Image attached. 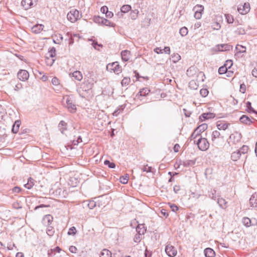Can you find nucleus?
Segmentation results:
<instances>
[{
    "mask_svg": "<svg viewBox=\"0 0 257 257\" xmlns=\"http://www.w3.org/2000/svg\"><path fill=\"white\" fill-rule=\"evenodd\" d=\"M63 100H65L66 104H64V105L67 108L69 111L71 113L75 112L76 107L74 104L73 97L70 96H66L64 97Z\"/></svg>",
    "mask_w": 257,
    "mask_h": 257,
    "instance_id": "obj_1",
    "label": "nucleus"
},
{
    "mask_svg": "<svg viewBox=\"0 0 257 257\" xmlns=\"http://www.w3.org/2000/svg\"><path fill=\"white\" fill-rule=\"evenodd\" d=\"M106 69L107 71L114 72L116 74H119L122 71L121 67L117 61L107 64Z\"/></svg>",
    "mask_w": 257,
    "mask_h": 257,
    "instance_id": "obj_2",
    "label": "nucleus"
},
{
    "mask_svg": "<svg viewBox=\"0 0 257 257\" xmlns=\"http://www.w3.org/2000/svg\"><path fill=\"white\" fill-rule=\"evenodd\" d=\"M81 17V15H79V11L76 9L71 10L67 15V19L72 23L75 22Z\"/></svg>",
    "mask_w": 257,
    "mask_h": 257,
    "instance_id": "obj_3",
    "label": "nucleus"
},
{
    "mask_svg": "<svg viewBox=\"0 0 257 257\" xmlns=\"http://www.w3.org/2000/svg\"><path fill=\"white\" fill-rule=\"evenodd\" d=\"M197 145L198 149L203 151L207 150L209 147V144L207 139L204 138H202L201 136L198 139Z\"/></svg>",
    "mask_w": 257,
    "mask_h": 257,
    "instance_id": "obj_4",
    "label": "nucleus"
},
{
    "mask_svg": "<svg viewBox=\"0 0 257 257\" xmlns=\"http://www.w3.org/2000/svg\"><path fill=\"white\" fill-rule=\"evenodd\" d=\"M93 83L84 82L81 85V86L77 88V91L81 97H84L83 92H87L93 87Z\"/></svg>",
    "mask_w": 257,
    "mask_h": 257,
    "instance_id": "obj_5",
    "label": "nucleus"
},
{
    "mask_svg": "<svg viewBox=\"0 0 257 257\" xmlns=\"http://www.w3.org/2000/svg\"><path fill=\"white\" fill-rule=\"evenodd\" d=\"M241 139V135L238 132H235L230 135L229 137V143H231L232 144H236L240 141Z\"/></svg>",
    "mask_w": 257,
    "mask_h": 257,
    "instance_id": "obj_6",
    "label": "nucleus"
},
{
    "mask_svg": "<svg viewBox=\"0 0 257 257\" xmlns=\"http://www.w3.org/2000/svg\"><path fill=\"white\" fill-rule=\"evenodd\" d=\"M250 9V4L248 3H245L243 5H239L237 8V11L240 14L245 15L249 12Z\"/></svg>",
    "mask_w": 257,
    "mask_h": 257,
    "instance_id": "obj_7",
    "label": "nucleus"
},
{
    "mask_svg": "<svg viewBox=\"0 0 257 257\" xmlns=\"http://www.w3.org/2000/svg\"><path fill=\"white\" fill-rule=\"evenodd\" d=\"M242 223L246 227H249L251 225H256L257 221L255 219L251 220L247 217H244L242 219Z\"/></svg>",
    "mask_w": 257,
    "mask_h": 257,
    "instance_id": "obj_8",
    "label": "nucleus"
},
{
    "mask_svg": "<svg viewBox=\"0 0 257 257\" xmlns=\"http://www.w3.org/2000/svg\"><path fill=\"white\" fill-rule=\"evenodd\" d=\"M37 0H22L21 5L25 10H28L34 4L36 5Z\"/></svg>",
    "mask_w": 257,
    "mask_h": 257,
    "instance_id": "obj_9",
    "label": "nucleus"
},
{
    "mask_svg": "<svg viewBox=\"0 0 257 257\" xmlns=\"http://www.w3.org/2000/svg\"><path fill=\"white\" fill-rule=\"evenodd\" d=\"M165 251L169 256H174L177 254V250L173 246L170 244L166 245Z\"/></svg>",
    "mask_w": 257,
    "mask_h": 257,
    "instance_id": "obj_10",
    "label": "nucleus"
},
{
    "mask_svg": "<svg viewBox=\"0 0 257 257\" xmlns=\"http://www.w3.org/2000/svg\"><path fill=\"white\" fill-rule=\"evenodd\" d=\"M18 77L20 80L25 81L29 78V74L25 70H20L18 73Z\"/></svg>",
    "mask_w": 257,
    "mask_h": 257,
    "instance_id": "obj_11",
    "label": "nucleus"
},
{
    "mask_svg": "<svg viewBox=\"0 0 257 257\" xmlns=\"http://www.w3.org/2000/svg\"><path fill=\"white\" fill-rule=\"evenodd\" d=\"M228 63H229V64H230V66H228V68H230V67L232 65V60H227L226 61L225 64L223 66L220 67L218 69V73L220 74H224V73H225L226 72V71L227 70V65H228Z\"/></svg>",
    "mask_w": 257,
    "mask_h": 257,
    "instance_id": "obj_12",
    "label": "nucleus"
},
{
    "mask_svg": "<svg viewBox=\"0 0 257 257\" xmlns=\"http://www.w3.org/2000/svg\"><path fill=\"white\" fill-rule=\"evenodd\" d=\"M252 119L255 120L253 118L251 117L250 118L246 115H242L239 118V120L242 123L246 125H250L252 123Z\"/></svg>",
    "mask_w": 257,
    "mask_h": 257,
    "instance_id": "obj_13",
    "label": "nucleus"
},
{
    "mask_svg": "<svg viewBox=\"0 0 257 257\" xmlns=\"http://www.w3.org/2000/svg\"><path fill=\"white\" fill-rule=\"evenodd\" d=\"M53 217L52 215L48 214L45 215L42 220L43 224L45 226H49L53 221Z\"/></svg>",
    "mask_w": 257,
    "mask_h": 257,
    "instance_id": "obj_14",
    "label": "nucleus"
},
{
    "mask_svg": "<svg viewBox=\"0 0 257 257\" xmlns=\"http://www.w3.org/2000/svg\"><path fill=\"white\" fill-rule=\"evenodd\" d=\"M217 204L222 209H226L227 207V202L223 198L219 197L217 198Z\"/></svg>",
    "mask_w": 257,
    "mask_h": 257,
    "instance_id": "obj_15",
    "label": "nucleus"
},
{
    "mask_svg": "<svg viewBox=\"0 0 257 257\" xmlns=\"http://www.w3.org/2000/svg\"><path fill=\"white\" fill-rule=\"evenodd\" d=\"M121 59L124 62L127 61L131 57V52L128 50H123L121 52Z\"/></svg>",
    "mask_w": 257,
    "mask_h": 257,
    "instance_id": "obj_16",
    "label": "nucleus"
},
{
    "mask_svg": "<svg viewBox=\"0 0 257 257\" xmlns=\"http://www.w3.org/2000/svg\"><path fill=\"white\" fill-rule=\"evenodd\" d=\"M220 196L217 194L216 190L215 189H211L208 192V197L213 200H215L217 197H219Z\"/></svg>",
    "mask_w": 257,
    "mask_h": 257,
    "instance_id": "obj_17",
    "label": "nucleus"
},
{
    "mask_svg": "<svg viewBox=\"0 0 257 257\" xmlns=\"http://www.w3.org/2000/svg\"><path fill=\"white\" fill-rule=\"evenodd\" d=\"M230 125V123H226L222 121H218L217 122V127L219 130H225L228 127V126Z\"/></svg>",
    "mask_w": 257,
    "mask_h": 257,
    "instance_id": "obj_18",
    "label": "nucleus"
},
{
    "mask_svg": "<svg viewBox=\"0 0 257 257\" xmlns=\"http://www.w3.org/2000/svg\"><path fill=\"white\" fill-rule=\"evenodd\" d=\"M218 50L219 51H229L232 49V46L227 44H221L217 46Z\"/></svg>",
    "mask_w": 257,
    "mask_h": 257,
    "instance_id": "obj_19",
    "label": "nucleus"
},
{
    "mask_svg": "<svg viewBox=\"0 0 257 257\" xmlns=\"http://www.w3.org/2000/svg\"><path fill=\"white\" fill-rule=\"evenodd\" d=\"M206 257H214L215 255V251L211 248H206L204 251Z\"/></svg>",
    "mask_w": 257,
    "mask_h": 257,
    "instance_id": "obj_20",
    "label": "nucleus"
},
{
    "mask_svg": "<svg viewBox=\"0 0 257 257\" xmlns=\"http://www.w3.org/2000/svg\"><path fill=\"white\" fill-rule=\"evenodd\" d=\"M44 26L42 24H37L35 26H34L32 28V31L33 33L36 34H38L41 32V31L43 30Z\"/></svg>",
    "mask_w": 257,
    "mask_h": 257,
    "instance_id": "obj_21",
    "label": "nucleus"
},
{
    "mask_svg": "<svg viewBox=\"0 0 257 257\" xmlns=\"http://www.w3.org/2000/svg\"><path fill=\"white\" fill-rule=\"evenodd\" d=\"M249 202L251 206L256 207L257 206V193H255L253 194L250 199Z\"/></svg>",
    "mask_w": 257,
    "mask_h": 257,
    "instance_id": "obj_22",
    "label": "nucleus"
},
{
    "mask_svg": "<svg viewBox=\"0 0 257 257\" xmlns=\"http://www.w3.org/2000/svg\"><path fill=\"white\" fill-rule=\"evenodd\" d=\"M73 77L76 80L81 81L83 78L81 72L79 71H75L73 73L70 74V76Z\"/></svg>",
    "mask_w": 257,
    "mask_h": 257,
    "instance_id": "obj_23",
    "label": "nucleus"
},
{
    "mask_svg": "<svg viewBox=\"0 0 257 257\" xmlns=\"http://www.w3.org/2000/svg\"><path fill=\"white\" fill-rule=\"evenodd\" d=\"M136 231L138 234L143 235L146 232V229L144 224H139L136 227Z\"/></svg>",
    "mask_w": 257,
    "mask_h": 257,
    "instance_id": "obj_24",
    "label": "nucleus"
},
{
    "mask_svg": "<svg viewBox=\"0 0 257 257\" xmlns=\"http://www.w3.org/2000/svg\"><path fill=\"white\" fill-rule=\"evenodd\" d=\"M67 124L64 120H61L58 124L59 130L62 134H64L65 131L67 130Z\"/></svg>",
    "mask_w": 257,
    "mask_h": 257,
    "instance_id": "obj_25",
    "label": "nucleus"
},
{
    "mask_svg": "<svg viewBox=\"0 0 257 257\" xmlns=\"http://www.w3.org/2000/svg\"><path fill=\"white\" fill-rule=\"evenodd\" d=\"M241 156L240 152L237 150L231 154V158L232 161H236L240 159Z\"/></svg>",
    "mask_w": 257,
    "mask_h": 257,
    "instance_id": "obj_26",
    "label": "nucleus"
},
{
    "mask_svg": "<svg viewBox=\"0 0 257 257\" xmlns=\"http://www.w3.org/2000/svg\"><path fill=\"white\" fill-rule=\"evenodd\" d=\"M20 124L21 121L19 120H17L15 122L14 124L13 125L12 130V131L13 133L16 134L17 133H18Z\"/></svg>",
    "mask_w": 257,
    "mask_h": 257,
    "instance_id": "obj_27",
    "label": "nucleus"
},
{
    "mask_svg": "<svg viewBox=\"0 0 257 257\" xmlns=\"http://www.w3.org/2000/svg\"><path fill=\"white\" fill-rule=\"evenodd\" d=\"M34 185V180L31 177H30L28 180L27 183L24 185V187L28 189H31Z\"/></svg>",
    "mask_w": 257,
    "mask_h": 257,
    "instance_id": "obj_28",
    "label": "nucleus"
},
{
    "mask_svg": "<svg viewBox=\"0 0 257 257\" xmlns=\"http://www.w3.org/2000/svg\"><path fill=\"white\" fill-rule=\"evenodd\" d=\"M100 257H111V253L109 250L103 249L101 251Z\"/></svg>",
    "mask_w": 257,
    "mask_h": 257,
    "instance_id": "obj_29",
    "label": "nucleus"
},
{
    "mask_svg": "<svg viewBox=\"0 0 257 257\" xmlns=\"http://www.w3.org/2000/svg\"><path fill=\"white\" fill-rule=\"evenodd\" d=\"M84 204L87 205L90 209H92L96 206V202L93 200L85 201L84 202Z\"/></svg>",
    "mask_w": 257,
    "mask_h": 257,
    "instance_id": "obj_30",
    "label": "nucleus"
},
{
    "mask_svg": "<svg viewBox=\"0 0 257 257\" xmlns=\"http://www.w3.org/2000/svg\"><path fill=\"white\" fill-rule=\"evenodd\" d=\"M201 116L204 118V119H208L214 118L215 116V114L211 112H206L202 113L201 114Z\"/></svg>",
    "mask_w": 257,
    "mask_h": 257,
    "instance_id": "obj_31",
    "label": "nucleus"
},
{
    "mask_svg": "<svg viewBox=\"0 0 257 257\" xmlns=\"http://www.w3.org/2000/svg\"><path fill=\"white\" fill-rule=\"evenodd\" d=\"M102 21L103 23L101 24L102 25H104L110 27H114L115 26V25L114 23H111L110 21L104 18L102 20Z\"/></svg>",
    "mask_w": 257,
    "mask_h": 257,
    "instance_id": "obj_32",
    "label": "nucleus"
},
{
    "mask_svg": "<svg viewBox=\"0 0 257 257\" xmlns=\"http://www.w3.org/2000/svg\"><path fill=\"white\" fill-rule=\"evenodd\" d=\"M208 125L206 123H203L198 126L196 130L200 134L203 132L207 128Z\"/></svg>",
    "mask_w": 257,
    "mask_h": 257,
    "instance_id": "obj_33",
    "label": "nucleus"
},
{
    "mask_svg": "<svg viewBox=\"0 0 257 257\" xmlns=\"http://www.w3.org/2000/svg\"><path fill=\"white\" fill-rule=\"evenodd\" d=\"M246 111L249 112L255 113V110L251 107V103L249 101H247L246 103Z\"/></svg>",
    "mask_w": 257,
    "mask_h": 257,
    "instance_id": "obj_34",
    "label": "nucleus"
},
{
    "mask_svg": "<svg viewBox=\"0 0 257 257\" xmlns=\"http://www.w3.org/2000/svg\"><path fill=\"white\" fill-rule=\"evenodd\" d=\"M235 48L238 53H243L246 51V48L241 45H237Z\"/></svg>",
    "mask_w": 257,
    "mask_h": 257,
    "instance_id": "obj_35",
    "label": "nucleus"
},
{
    "mask_svg": "<svg viewBox=\"0 0 257 257\" xmlns=\"http://www.w3.org/2000/svg\"><path fill=\"white\" fill-rule=\"evenodd\" d=\"M240 152L241 155H244L248 152V147L247 146L243 145L239 150H238Z\"/></svg>",
    "mask_w": 257,
    "mask_h": 257,
    "instance_id": "obj_36",
    "label": "nucleus"
},
{
    "mask_svg": "<svg viewBox=\"0 0 257 257\" xmlns=\"http://www.w3.org/2000/svg\"><path fill=\"white\" fill-rule=\"evenodd\" d=\"M150 90L148 88H144L142 89L139 93L141 96H145L149 94Z\"/></svg>",
    "mask_w": 257,
    "mask_h": 257,
    "instance_id": "obj_37",
    "label": "nucleus"
},
{
    "mask_svg": "<svg viewBox=\"0 0 257 257\" xmlns=\"http://www.w3.org/2000/svg\"><path fill=\"white\" fill-rule=\"evenodd\" d=\"M131 82V79L129 77H124L121 82L122 86H126L128 85Z\"/></svg>",
    "mask_w": 257,
    "mask_h": 257,
    "instance_id": "obj_38",
    "label": "nucleus"
},
{
    "mask_svg": "<svg viewBox=\"0 0 257 257\" xmlns=\"http://www.w3.org/2000/svg\"><path fill=\"white\" fill-rule=\"evenodd\" d=\"M131 9V7L130 5H123L121 7L120 10L122 13H125L128 12Z\"/></svg>",
    "mask_w": 257,
    "mask_h": 257,
    "instance_id": "obj_39",
    "label": "nucleus"
},
{
    "mask_svg": "<svg viewBox=\"0 0 257 257\" xmlns=\"http://www.w3.org/2000/svg\"><path fill=\"white\" fill-rule=\"evenodd\" d=\"M225 17L226 20V21L229 24H231L233 22L234 19L232 15L230 14H227L225 15Z\"/></svg>",
    "mask_w": 257,
    "mask_h": 257,
    "instance_id": "obj_40",
    "label": "nucleus"
},
{
    "mask_svg": "<svg viewBox=\"0 0 257 257\" xmlns=\"http://www.w3.org/2000/svg\"><path fill=\"white\" fill-rule=\"evenodd\" d=\"M188 29L185 27H182L180 29L179 33H180V35L183 37L187 35L188 34Z\"/></svg>",
    "mask_w": 257,
    "mask_h": 257,
    "instance_id": "obj_41",
    "label": "nucleus"
},
{
    "mask_svg": "<svg viewBox=\"0 0 257 257\" xmlns=\"http://www.w3.org/2000/svg\"><path fill=\"white\" fill-rule=\"evenodd\" d=\"M48 55L51 59H53L56 55V49L54 47H52L50 49L48 52Z\"/></svg>",
    "mask_w": 257,
    "mask_h": 257,
    "instance_id": "obj_42",
    "label": "nucleus"
},
{
    "mask_svg": "<svg viewBox=\"0 0 257 257\" xmlns=\"http://www.w3.org/2000/svg\"><path fill=\"white\" fill-rule=\"evenodd\" d=\"M128 180V175L126 174L125 176H123L120 177V182L123 184H125L127 183Z\"/></svg>",
    "mask_w": 257,
    "mask_h": 257,
    "instance_id": "obj_43",
    "label": "nucleus"
},
{
    "mask_svg": "<svg viewBox=\"0 0 257 257\" xmlns=\"http://www.w3.org/2000/svg\"><path fill=\"white\" fill-rule=\"evenodd\" d=\"M139 14V11L138 10H135L131 13V18L132 20H136L138 17Z\"/></svg>",
    "mask_w": 257,
    "mask_h": 257,
    "instance_id": "obj_44",
    "label": "nucleus"
},
{
    "mask_svg": "<svg viewBox=\"0 0 257 257\" xmlns=\"http://www.w3.org/2000/svg\"><path fill=\"white\" fill-rule=\"evenodd\" d=\"M220 136V133L218 131H214L212 134V140L213 141L216 139L219 138Z\"/></svg>",
    "mask_w": 257,
    "mask_h": 257,
    "instance_id": "obj_45",
    "label": "nucleus"
},
{
    "mask_svg": "<svg viewBox=\"0 0 257 257\" xmlns=\"http://www.w3.org/2000/svg\"><path fill=\"white\" fill-rule=\"evenodd\" d=\"M6 113L7 112L5 109L0 105V121L3 119Z\"/></svg>",
    "mask_w": 257,
    "mask_h": 257,
    "instance_id": "obj_46",
    "label": "nucleus"
},
{
    "mask_svg": "<svg viewBox=\"0 0 257 257\" xmlns=\"http://www.w3.org/2000/svg\"><path fill=\"white\" fill-rule=\"evenodd\" d=\"M104 164L107 165L109 168L113 169L115 167V164L114 163L110 162L109 160H106L104 162Z\"/></svg>",
    "mask_w": 257,
    "mask_h": 257,
    "instance_id": "obj_47",
    "label": "nucleus"
},
{
    "mask_svg": "<svg viewBox=\"0 0 257 257\" xmlns=\"http://www.w3.org/2000/svg\"><path fill=\"white\" fill-rule=\"evenodd\" d=\"M200 135V134L195 129L194 132L192 134V135L190 136V140H194L196 138L199 137Z\"/></svg>",
    "mask_w": 257,
    "mask_h": 257,
    "instance_id": "obj_48",
    "label": "nucleus"
},
{
    "mask_svg": "<svg viewBox=\"0 0 257 257\" xmlns=\"http://www.w3.org/2000/svg\"><path fill=\"white\" fill-rule=\"evenodd\" d=\"M172 61L174 63L177 62L179 60L181 59V56L178 54H174L172 56Z\"/></svg>",
    "mask_w": 257,
    "mask_h": 257,
    "instance_id": "obj_49",
    "label": "nucleus"
},
{
    "mask_svg": "<svg viewBox=\"0 0 257 257\" xmlns=\"http://www.w3.org/2000/svg\"><path fill=\"white\" fill-rule=\"evenodd\" d=\"M208 92V90L206 88H202L200 90V95L203 97L207 96Z\"/></svg>",
    "mask_w": 257,
    "mask_h": 257,
    "instance_id": "obj_50",
    "label": "nucleus"
},
{
    "mask_svg": "<svg viewBox=\"0 0 257 257\" xmlns=\"http://www.w3.org/2000/svg\"><path fill=\"white\" fill-rule=\"evenodd\" d=\"M11 191L13 193L17 194V193H19L21 192L22 190L20 187H19L18 186H16V187H14V188H13L12 189Z\"/></svg>",
    "mask_w": 257,
    "mask_h": 257,
    "instance_id": "obj_51",
    "label": "nucleus"
},
{
    "mask_svg": "<svg viewBox=\"0 0 257 257\" xmlns=\"http://www.w3.org/2000/svg\"><path fill=\"white\" fill-rule=\"evenodd\" d=\"M103 18L100 17L99 16L95 17L94 18V21L96 23H98L99 24H102L103 23L102 20Z\"/></svg>",
    "mask_w": 257,
    "mask_h": 257,
    "instance_id": "obj_52",
    "label": "nucleus"
},
{
    "mask_svg": "<svg viewBox=\"0 0 257 257\" xmlns=\"http://www.w3.org/2000/svg\"><path fill=\"white\" fill-rule=\"evenodd\" d=\"M194 9L196 10V11H198L202 13L203 11L204 7L202 5H197L194 8Z\"/></svg>",
    "mask_w": 257,
    "mask_h": 257,
    "instance_id": "obj_53",
    "label": "nucleus"
},
{
    "mask_svg": "<svg viewBox=\"0 0 257 257\" xmlns=\"http://www.w3.org/2000/svg\"><path fill=\"white\" fill-rule=\"evenodd\" d=\"M76 228L74 226H72L71 228H70V229L68 232V234L74 235L76 234Z\"/></svg>",
    "mask_w": 257,
    "mask_h": 257,
    "instance_id": "obj_54",
    "label": "nucleus"
},
{
    "mask_svg": "<svg viewBox=\"0 0 257 257\" xmlns=\"http://www.w3.org/2000/svg\"><path fill=\"white\" fill-rule=\"evenodd\" d=\"M142 235H141L137 233V234H136L134 238V241L135 242H139L142 239Z\"/></svg>",
    "mask_w": 257,
    "mask_h": 257,
    "instance_id": "obj_55",
    "label": "nucleus"
},
{
    "mask_svg": "<svg viewBox=\"0 0 257 257\" xmlns=\"http://www.w3.org/2000/svg\"><path fill=\"white\" fill-rule=\"evenodd\" d=\"M54 233V230L52 227H49L47 230V233L49 236H52Z\"/></svg>",
    "mask_w": 257,
    "mask_h": 257,
    "instance_id": "obj_56",
    "label": "nucleus"
},
{
    "mask_svg": "<svg viewBox=\"0 0 257 257\" xmlns=\"http://www.w3.org/2000/svg\"><path fill=\"white\" fill-rule=\"evenodd\" d=\"M55 61V59H50L48 57H46V63L48 65L51 66L53 64V63Z\"/></svg>",
    "mask_w": 257,
    "mask_h": 257,
    "instance_id": "obj_57",
    "label": "nucleus"
},
{
    "mask_svg": "<svg viewBox=\"0 0 257 257\" xmlns=\"http://www.w3.org/2000/svg\"><path fill=\"white\" fill-rule=\"evenodd\" d=\"M52 83L55 86L58 85L59 84V80L57 77H54L52 79Z\"/></svg>",
    "mask_w": 257,
    "mask_h": 257,
    "instance_id": "obj_58",
    "label": "nucleus"
},
{
    "mask_svg": "<svg viewBox=\"0 0 257 257\" xmlns=\"http://www.w3.org/2000/svg\"><path fill=\"white\" fill-rule=\"evenodd\" d=\"M160 214H161V215L164 216L166 218H167L168 216V215H169V213L167 212V211L166 209H162L161 210Z\"/></svg>",
    "mask_w": 257,
    "mask_h": 257,
    "instance_id": "obj_59",
    "label": "nucleus"
},
{
    "mask_svg": "<svg viewBox=\"0 0 257 257\" xmlns=\"http://www.w3.org/2000/svg\"><path fill=\"white\" fill-rule=\"evenodd\" d=\"M170 207L173 212H176L178 210V207L174 204H170Z\"/></svg>",
    "mask_w": 257,
    "mask_h": 257,
    "instance_id": "obj_60",
    "label": "nucleus"
},
{
    "mask_svg": "<svg viewBox=\"0 0 257 257\" xmlns=\"http://www.w3.org/2000/svg\"><path fill=\"white\" fill-rule=\"evenodd\" d=\"M201 196L200 194H199L197 192H192L191 194V197L195 199H198Z\"/></svg>",
    "mask_w": 257,
    "mask_h": 257,
    "instance_id": "obj_61",
    "label": "nucleus"
},
{
    "mask_svg": "<svg viewBox=\"0 0 257 257\" xmlns=\"http://www.w3.org/2000/svg\"><path fill=\"white\" fill-rule=\"evenodd\" d=\"M142 170L143 171V172H152V167H148L147 165L143 167V168L142 169Z\"/></svg>",
    "mask_w": 257,
    "mask_h": 257,
    "instance_id": "obj_62",
    "label": "nucleus"
},
{
    "mask_svg": "<svg viewBox=\"0 0 257 257\" xmlns=\"http://www.w3.org/2000/svg\"><path fill=\"white\" fill-rule=\"evenodd\" d=\"M202 13L201 12H199L198 11H195L194 14V17L196 19H200L201 18Z\"/></svg>",
    "mask_w": 257,
    "mask_h": 257,
    "instance_id": "obj_63",
    "label": "nucleus"
},
{
    "mask_svg": "<svg viewBox=\"0 0 257 257\" xmlns=\"http://www.w3.org/2000/svg\"><path fill=\"white\" fill-rule=\"evenodd\" d=\"M212 27H213V29H214V30H219L221 26L218 23L215 22L212 25Z\"/></svg>",
    "mask_w": 257,
    "mask_h": 257,
    "instance_id": "obj_64",
    "label": "nucleus"
}]
</instances>
